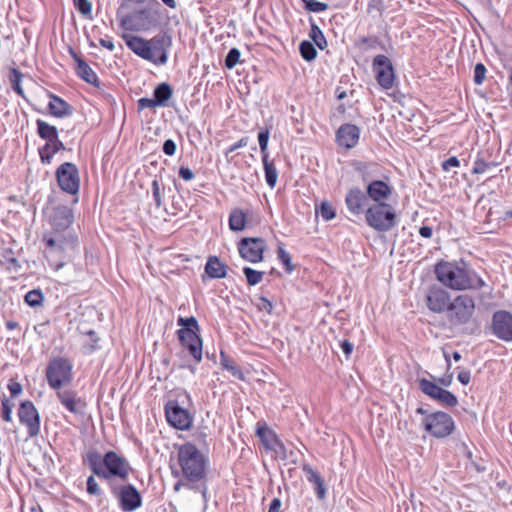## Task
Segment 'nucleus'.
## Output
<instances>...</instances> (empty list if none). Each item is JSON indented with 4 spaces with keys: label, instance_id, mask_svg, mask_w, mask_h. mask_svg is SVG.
<instances>
[{
    "label": "nucleus",
    "instance_id": "16",
    "mask_svg": "<svg viewBox=\"0 0 512 512\" xmlns=\"http://www.w3.org/2000/svg\"><path fill=\"white\" fill-rule=\"evenodd\" d=\"M492 332L500 340L512 342V314L499 310L492 317Z\"/></svg>",
    "mask_w": 512,
    "mask_h": 512
},
{
    "label": "nucleus",
    "instance_id": "32",
    "mask_svg": "<svg viewBox=\"0 0 512 512\" xmlns=\"http://www.w3.org/2000/svg\"><path fill=\"white\" fill-rule=\"evenodd\" d=\"M419 388L421 391L429 396L432 399H435V397L438 395V393L441 391V387L438 386L436 383L427 380L425 378L419 379Z\"/></svg>",
    "mask_w": 512,
    "mask_h": 512
},
{
    "label": "nucleus",
    "instance_id": "13",
    "mask_svg": "<svg viewBox=\"0 0 512 512\" xmlns=\"http://www.w3.org/2000/svg\"><path fill=\"white\" fill-rule=\"evenodd\" d=\"M372 70L378 84L383 89H390L394 85L395 72L391 60L385 55H377L373 59Z\"/></svg>",
    "mask_w": 512,
    "mask_h": 512
},
{
    "label": "nucleus",
    "instance_id": "5",
    "mask_svg": "<svg viewBox=\"0 0 512 512\" xmlns=\"http://www.w3.org/2000/svg\"><path fill=\"white\" fill-rule=\"evenodd\" d=\"M36 125L39 137L46 140V144L39 149L41 162L44 164H50L53 156L65 148L64 144L59 140L58 130L55 126H52L41 119L36 121Z\"/></svg>",
    "mask_w": 512,
    "mask_h": 512
},
{
    "label": "nucleus",
    "instance_id": "49",
    "mask_svg": "<svg viewBox=\"0 0 512 512\" xmlns=\"http://www.w3.org/2000/svg\"><path fill=\"white\" fill-rule=\"evenodd\" d=\"M486 77V68L482 63H477L474 67L473 80L476 85H481Z\"/></svg>",
    "mask_w": 512,
    "mask_h": 512
},
{
    "label": "nucleus",
    "instance_id": "64",
    "mask_svg": "<svg viewBox=\"0 0 512 512\" xmlns=\"http://www.w3.org/2000/svg\"><path fill=\"white\" fill-rule=\"evenodd\" d=\"M457 378L460 383H462L463 385H467L471 380V375L468 370H462L458 373Z\"/></svg>",
    "mask_w": 512,
    "mask_h": 512
},
{
    "label": "nucleus",
    "instance_id": "54",
    "mask_svg": "<svg viewBox=\"0 0 512 512\" xmlns=\"http://www.w3.org/2000/svg\"><path fill=\"white\" fill-rule=\"evenodd\" d=\"M46 242L47 248L50 249V252H58L63 250V242L56 240L54 238H44Z\"/></svg>",
    "mask_w": 512,
    "mask_h": 512
},
{
    "label": "nucleus",
    "instance_id": "34",
    "mask_svg": "<svg viewBox=\"0 0 512 512\" xmlns=\"http://www.w3.org/2000/svg\"><path fill=\"white\" fill-rule=\"evenodd\" d=\"M22 77H23V74L19 70L15 69V68L10 70L9 79H10L12 88L19 96H24V90L21 86Z\"/></svg>",
    "mask_w": 512,
    "mask_h": 512
},
{
    "label": "nucleus",
    "instance_id": "56",
    "mask_svg": "<svg viewBox=\"0 0 512 512\" xmlns=\"http://www.w3.org/2000/svg\"><path fill=\"white\" fill-rule=\"evenodd\" d=\"M87 335L90 336L92 343L84 346L85 353H92L98 348V338L93 330H89Z\"/></svg>",
    "mask_w": 512,
    "mask_h": 512
},
{
    "label": "nucleus",
    "instance_id": "31",
    "mask_svg": "<svg viewBox=\"0 0 512 512\" xmlns=\"http://www.w3.org/2000/svg\"><path fill=\"white\" fill-rule=\"evenodd\" d=\"M153 95L160 106H166L172 96V88L167 83H161L155 88Z\"/></svg>",
    "mask_w": 512,
    "mask_h": 512
},
{
    "label": "nucleus",
    "instance_id": "3",
    "mask_svg": "<svg viewBox=\"0 0 512 512\" xmlns=\"http://www.w3.org/2000/svg\"><path fill=\"white\" fill-rule=\"evenodd\" d=\"M177 461L183 477L189 482H197L205 477L208 458L194 444L179 446Z\"/></svg>",
    "mask_w": 512,
    "mask_h": 512
},
{
    "label": "nucleus",
    "instance_id": "47",
    "mask_svg": "<svg viewBox=\"0 0 512 512\" xmlns=\"http://www.w3.org/2000/svg\"><path fill=\"white\" fill-rule=\"evenodd\" d=\"M279 261L285 266L287 272H292L293 266L291 263L290 254L283 248L279 247L277 251Z\"/></svg>",
    "mask_w": 512,
    "mask_h": 512
},
{
    "label": "nucleus",
    "instance_id": "50",
    "mask_svg": "<svg viewBox=\"0 0 512 512\" xmlns=\"http://www.w3.org/2000/svg\"><path fill=\"white\" fill-rule=\"evenodd\" d=\"M303 470L305 472V476H306V479L308 480V482L312 483L314 486L317 485L318 483H320L321 481H323V479L321 478L319 473L316 470H314L312 467L304 466Z\"/></svg>",
    "mask_w": 512,
    "mask_h": 512
},
{
    "label": "nucleus",
    "instance_id": "51",
    "mask_svg": "<svg viewBox=\"0 0 512 512\" xmlns=\"http://www.w3.org/2000/svg\"><path fill=\"white\" fill-rule=\"evenodd\" d=\"M87 493L94 496L102 495V491L93 476L87 478Z\"/></svg>",
    "mask_w": 512,
    "mask_h": 512
},
{
    "label": "nucleus",
    "instance_id": "24",
    "mask_svg": "<svg viewBox=\"0 0 512 512\" xmlns=\"http://www.w3.org/2000/svg\"><path fill=\"white\" fill-rule=\"evenodd\" d=\"M71 55L76 62L77 75L87 83L98 87L99 80L93 69L72 50Z\"/></svg>",
    "mask_w": 512,
    "mask_h": 512
},
{
    "label": "nucleus",
    "instance_id": "43",
    "mask_svg": "<svg viewBox=\"0 0 512 512\" xmlns=\"http://www.w3.org/2000/svg\"><path fill=\"white\" fill-rule=\"evenodd\" d=\"M25 301L31 307L39 306L43 301V294L40 290H31L25 295Z\"/></svg>",
    "mask_w": 512,
    "mask_h": 512
},
{
    "label": "nucleus",
    "instance_id": "1",
    "mask_svg": "<svg viewBox=\"0 0 512 512\" xmlns=\"http://www.w3.org/2000/svg\"><path fill=\"white\" fill-rule=\"evenodd\" d=\"M435 275L443 286L451 290H478L485 285L484 280L474 270L456 262H438Z\"/></svg>",
    "mask_w": 512,
    "mask_h": 512
},
{
    "label": "nucleus",
    "instance_id": "48",
    "mask_svg": "<svg viewBox=\"0 0 512 512\" xmlns=\"http://www.w3.org/2000/svg\"><path fill=\"white\" fill-rule=\"evenodd\" d=\"M2 405V418L6 422L12 421V410H13V403L7 399L3 398L1 401Z\"/></svg>",
    "mask_w": 512,
    "mask_h": 512
},
{
    "label": "nucleus",
    "instance_id": "37",
    "mask_svg": "<svg viewBox=\"0 0 512 512\" xmlns=\"http://www.w3.org/2000/svg\"><path fill=\"white\" fill-rule=\"evenodd\" d=\"M243 273L246 277L247 283L250 286H255L259 284L263 279V272L254 270L250 267H244Z\"/></svg>",
    "mask_w": 512,
    "mask_h": 512
},
{
    "label": "nucleus",
    "instance_id": "17",
    "mask_svg": "<svg viewBox=\"0 0 512 512\" xmlns=\"http://www.w3.org/2000/svg\"><path fill=\"white\" fill-rule=\"evenodd\" d=\"M451 301L449 293L440 286H431L426 294V305L434 313L448 312Z\"/></svg>",
    "mask_w": 512,
    "mask_h": 512
},
{
    "label": "nucleus",
    "instance_id": "6",
    "mask_svg": "<svg viewBox=\"0 0 512 512\" xmlns=\"http://www.w3.org/2000/svg\"><path fill=\"white\" fill-rule=\"evenodd\" d=\"M367 224L380 232L391 230L396 225V213L388 203L374 204L365 213Z\"/></svg>",
    "mask_w": 512,
    "mask_h": 512
},
{
    "label": "nucleus",
    "instance_id": "30",
    "mask_svg": "<svg viewBox=\"0 0 512 512\" xmlns=\"http://www.w3.org/2000/svg\"><path fill=\"white\" fill-rule=\"evenodd\" d=\"M262 162L264 166L266 183L270 188H274L278 179L277 169L274 163L269 160V158L262 159Z\"/></svg>",
    "mask_w": 512,
    "mask_h": 512
},
{
    "label": "nucleus",
    "instance_id": "41",
    "mask_svg": "<svg viewBox=\"0 0 512 512\" xmlns=\"http://www.w3.org/2000/svg\"><path fill=\"white\" fill-rule=\"evenodd\" d=\"M221 365L224 369L228 370L234 377L243 379L242 371L235 365H233L229 359L221 352Z\"/></svg>",
    "mask_w": 512,
    "mask_h": 512
},
{
    "label": "nucleus",
    "instance_id": "63",
    "mask_svg": "<svg viewBox=\"0 0 512 512\" xmlns=\"http://www.w3.org/2000/svg\"><path fill=\"white\" fill-rule=\"evenodd\" d=\"M372 10L382 12L383 0H370L368 4V12H371Z\"/></svg>",
    "mask_w": 512,
    "mask_h": 512
},
{
    "label": "nucleus",
    "instance_id": "60",
    "mask_svg": "<svg viewBox=\"0 0 512 512\" xmlns=\"http://www.w3.org/2000/svg\"><path fill=\"white\" fill-rule=\"evenodd\" d=\"M460 165V162L457 157L452 156L449 157L447 160H445L442 163V168L444 171H449L451 168L458 167Z\"/></svg>",
    "mask_w": 512,
    "mask_h": 512
},
{
    "label": "nucleus",
    "instance_id": "4",
    "mask_svg": "<svg viewBox=\"0 0 512 512\" xmlns=\"http://www.w3.org/2000/svg\"><path fill=\"white\" fill-rule=\"evenodd\" d=\"M177 325L181 328L177 331L181 345L187 349L196 362L202 360V340L199 336L200 327L195 317H179Z\"/></svg>",
    "mask_w": 512,
    "mask_h": 512
},
{
    "label": "nucleus",
    "instance_id": "28",
    "mask_svg": "<svg viewBox=\"0 0 512 512\" xmlns=\"http://www.w3.org/2000/svg\"><path fill=\"white\" fill-rule=\"evenodd\" d=\"M86 462L92 472L99 477L108 478V473L105 470L104 457L97 452H90L87 454Z\"/></svg>",
    "mask_w": 512,
    "mask_h": 512
},
{
    "label": "nucleus",
    "instance_id": "55",
    "mask_svg": "<svg viewBox=\"0 0 512 512\" xmlns=\"http://www.w3.org/2000/svg\"><path fill=\"white\" fill-rule=\"evenodd\" d=\"M157 106H160L158 104V102L156 101L155 97L154 98H140L138 100V107L139 109H146V108H150V109H153Z\"/></svg>",
    "mask_w": 512,
    "mask_h": 512
},
{
    "label": "nucleus",
    "instance_id": "20",
    "mask_svg": "<svg viewBox=\"0 0 512 512\" xmlns=\"http://www.w3.org/2000/svg\"><path fill=\"white\" fill-rule=\"evenodd\" d=\"M120 506L123 511L131 512L141 506V496L132 485L123 486L120 490Z\"/></svg>",
    "mask_w": 512,
    "mask_h": 512
},
{
    "label": "nucleus",
    "instance_id": "59",
    "mask_svg": "<svg viewBox=\"0 0 512 512\" xmlns=\"http://www.w3.org/2000/svg\"><path fill=\"white\" fill-rule=\"evenodd\" d=\"M248 144V137H242L241 139H239L237 142H235L234 144H232L226 151V155L236 151L237 149L239 148H243L245 146H247Z\"/></svg>",
    "mask_w": 512,
    "mask_h": 512
},
{
    "label": "nucleus",
    "instance_id": "2",
    "mask_svg": "<svg viewBox=\"0 0 512 512\" xmlns=\"http://www.w3.org/2000/svg\"><path fill=\"white\" fill-rule=\"evenodd\" d=\"M122 38L127 47L144 60L158 66L167 63L168 51L172 46L170 35L159 34L147 40L139 36L124 34Z\"/></svg>",
    "mask_w": 512,
    "mask_h": 512
},
{
    "label": "nucleus",
    "instance_id": "21",
    "mask_svg": "<svg viewBox=\"0 0 512 512\" xmlns=\"http://www.w3.org/2000/svg\"><path fill=\"white\" fill-rule=\"evenodd\" d=\"M391 193L392 188L381 180H374L367 186V194L376 204L386 203Z\"/></svg>",
    "mask_w": 512,
    "mask_h": 512
},
{
    "label": "nucleus",
    "instance_id": "14",
    "mask_svg": "<svg viewBox=\"0 0 512 512\" xmlns=\"http://www.w3.org/2000/svg\"><path fill=\"white\" fill-rule=\"evenodd\" d=\"M165 416L168 423L179 430L189 429L193 421L188 410L182 408L177 401H169L166 404Z\"/></svg>",
    "mask_w": 512,
    "mask_h": 512
},
{
    "label": "nucleus",
    "instance_id": "26",
    "mask_svg": "<svg viewBox=\"0 0 512 512\" xmlns=\"http://www.w3.org/2000/svg\"><path fill=\"white\" fill-rule=\"evenodd\" d=\"M49 98L48 109L51 115L62 118L71 114L70 105L62 98L54 94H49Z\"/></svg>",
    "mask_w": 512,
    "mask_h": 512
},
{
    "label": "nucleus",
    "instance_id": "52",
    "mask_svg": "<svg viewBox=\"0 0 512 512\" xmlns=\"http://www.w3.org/2000/svg\"><path fill=\"white\" fill-rule=\"evenodd\" d=\"M257 307L259 308V310H263V311L267 312L268 314H271L273 311L272 302L264 296H260L258 298Z\"/></svg>",
    "mask_w": 512,
    "mask_h": 512
},
{
    "label": "nucleus",
    "instance_id": "10",
    "mask_svg": "<svg viewBox=\"0 0 512 512\" xmlns=\"http://www.w3.org/2000/svg\"><path fill=\"white\" fill-rule=\"evenodd\" d=\"M72 379V365L64 358L52 360L47 368V380L54 389H59L68 384Z\"/></svg>",
    "mask_w": 512,
    "mask_h": 512
},
{
    "label": "nucleus",
    "instance_id": "45",
    "mask_svg": "<svg viewBox=\"0 0 512 512\" xmlns=\"http://www.w3.org/2000/svg\"><path fill=\"white\" fill-rule=\"evenodd\" d=\"M74 5L79 13L85 17L91 18L92 5L89 0H74Z\"/></svg>",
    "mask_w": 512,
    "mask_h": 512
},
{
    "label": "nucleus",
    "instance_id": "35",
    "mask_svg": "<svg viewBox=\"0 0 512 512\" xmlns=\"http://www.w3.org/2000/svg\"><path fill=\"white\" fill-rule=\"evenodd\" d=\"M300 54L306 61H312L316 58L317 51L310 41H302L299 46Z\"/></svg>",
    "mask_w": 512,
    "mask_h": 512
},
{
    "label": "nucleus",
    "instance_id": "33",
    "mask_svg": "<svg viewBox=\"0 0 512 512\" xmlns=\"http://www.w3.org/2000/svg\"><path fill=\"white\" fill-rule=\"evenodd\" d=\"M309 36L319 49H325L327 41L321 29L315 23H312L311 25Z\"/></svg>",
    "mask_w": 512,
    "mask_h": 512
},
{
    "label": "nucleus",
    "instance_id": "8",
    "mask_svg": "<svg viewBox=\"0 0 512 512\" xmlns=\"http://www.w3.org/2000/svg\"><path fill=\"white\" fill-rule=\"evenodd\" d=\"M474 311V299L470 295L461 294L451 301L448 309V317L454 324H466L472 318Z\"/></svg>",
    "mask_w": 512,
    "mask_h": 512
},
{
    "label": "nucleus",
    "instance_id": "53",
    "mask_svg": "<svg viewBox=\"0 0 512 512\" xmlns=\"http://www.w3.org/2000/svg\"><path fill=\"white\" fill-rule=\"evenodd\" d=\"M46 242L47 248L50 249V252H58L63 250V242L56 240L54 238H44Z\"/></svg>",
    "mask_w": 512,
    "mask_h": 512
},
{
    "label": "nucleus",
    "instance_id": "11",
    "mask_svg": "<svg viewBox=\"0 0 512 512\" xmlns=\"http://www.w3.org/2000/svg\"><path fill=\"white\" fill-rule=\"evenodd\" d=\"M57 183L60 189L70 195H76L80 188L79 170L75 164L65 162L56 170Z\"/></svg>",
    "mask_w": 512,
    "mask_h": 512
},
{
    "label": "nucleus",
    "instance_id": "18",
    "mask_svg": "<svg viewBox=\"0 0 512 512\" xmlns=\"http://www.w3.org/2000/svg\"><path fill=\"white\" fill-rule=\"evenodd\" d=\"M105 470L110 475L125 479L130 471L128 462L113 451H109L104 456Z\"/></svg>",
    "mask_w": 512,
    "mask_h": 512
},
{
    "label": "nucleus",
    "instance_id": "39",
    "mask_svg": "<svg viewBox=\"0 0 512 512\" xmlns=\"http://www.w3.org/2000/svg\"><path fill=\"white\" fill-rule=\"evenodd\" d=\"M258 142L260 151L262 154V159L269 158V152H268V142H269V130L265 129L258 133Z\"/></svg>",
    "mask_w": 512,
    "mask_h": 512
},
{
    "label": "nucleus",
    "instance_id": "25",
    "mask_svg": "<svg viewBox=\"0 0 512 512\" xmlns=\"http://www.w3.org/2000/svg\"><path fill=\"white\" fill-rule=\"evenodd\" d=\"M58 398L61 404L69 410L73 414H82L83 413V400L73 392V391H63L58 393Z\"/></svg>",
    "mask_w": 512,
    "mask_h": 512
},
{
    "label": "nucleus",
    "instance_id": "19",
    "mask_svg": "<svg viewBox=\"0 0 512 512\" xmlns=\"http://www.w3.org/2000/svg\"><path fill=\"white\" fill-rule=\"evenodd\" d=\"M336 137L339 146L350 149L358 143L360 129L353 124H344L338 129Z\"/></svg>",
    "mask_w": 512,
    "mask_h": 512
},
{
    "label": "nucleus",
    "instance_id": "44",
    "mask_svg": "<svg viewBox=\"0 0 512 512\" xmlns=\"http://www.w3.org/2000/svg\"><path fill=\"white\" fill-rule=\"evenodd\" d=\"M240 56H241V53L237 48L230 49L225 58V66L228 69L234 68L239 63Z\"/></svg>",
    "mask_w": 512,
    "mask_h": 512
},
{
    "label": "nucleus",
    "instance_id": "22",
    "mask_svg": "<svg viewBox=\"0 0 512 512\" xmlns=\"http://www.w3.org/2000/svg\"><path fill=\"white\" fill-rule=\"evenodd\" d=\"M365 201V194L359 188L350 189L345 198L347 209L354 215L363 212Z\"/></svg>",
    "mask_w": 512,
    "mask_h": 512
},
{
    "label": "nucleus",
    "instance_id": "9",
    "mask_svg": "<svg viewBox=\"0 0 512 512\" xmlns=\"http://www.w3.org/2000/svg\"><path fill=\"white\" fill-rule=\"evenodd\" d=\"M424 429L436 438L449 436L454 430L452 417L445 412H435L425 416L422 421Z\"/></svg>",
    "mask_w": 512,
    "mask_h": 512
},
{
    "label": "nucleus",
    "instance_id": "38",
    "mask_svg": "<svg viewBox=\"0 0 512 512\" xmlns=\"http://www.w3.org/2000/svg\"><path fill=\"white\" fill-rule=\"evenodd\" d=\"M316 213H319L325 221H330L336 216L334 207L327 201L320 204V207L316 209Z\"/></svg>",
    "mask_w": 512,
    "mask_h": 512
},
{
    "label": "nucleus",
    "instance_id": "15",
    "mask_svg": "<svg viewBox=\"0 0 512 512\" xmlns=\"http://www.w3.org/2000/svg\"><path fill=\"white\" fill-rule=\"evenodd\" d=\"M20 422L28 429V436L35 437L40 432V417L37 409L31 401H24L18 409Z\"/></svg>",
    "mask_w": 512,
    "mask_h": 512
},
{
    "label": "nucleus",
    "instance_id": "36",
    "mask_svg": "<svg viewBox=\"0 0 512 512\" xmlns=\"http://www.w3.org/2000/svg\"><path fill=\"white\" fill-rule=\"evenodd\" d=\"M434 400H437L441 404L446 405L448 407H453L458 403L457 397L450 391L445 390L443 388L441 389V391L438 393Z\"/></svg>",
    "mask_w": 512,
    "mask_h": 512
},
{
    "label": "nucleus",
    "instance_id": "46",
    "mask_svg": "<svg viewBox=\"0 0 512 512\" xmlns=\"http://www.w3.org/2000/svg\"><path fill=\"white\" fill-rule=\"evenodd\" d=\"M305 4V9L310 12H322L328 8L326 3L319 2L317 0H302Z\"/></svg>",
    "mask_w": 512,
    "mask_h": 512
},
{
    "label": "nucleus",
    "instance_id": "40",
    "mask_svg": "<svg viewBox=\"0 0 512 512\" xmlns=\"http://www.w3.org/2000/svg\"><path fill=\"white\" fill-rule=\"evenodd\" d=\"M164 187L159 183L157 179H154L151 184L152 198L157 208L162 205V194Z\"/></svg>",
    "mask_w": 512,
    "mask_h": 512
},
{
    "label": "nucleus",
    "instance_id": "27",
    "mask_svg": "<svg viewBox=\"0 0 512 512\" xmlns=\"http://www.w3.org/2000/svg\"><path fill=\"white\" fill-rule=\"evenodd\" d=\"M205 272L210 278L220 279L227 274V267L217 257H209L205 265Z\"/></svg>",
    "mask_w": 512,
    "mask_h": 512
},
{
    "label": "nucleus",
    "instance_id": "7",
    "mask_svg": "<svg viewBox=\"0 0 512 512\" xmlns=\"http://www.w3.org/2000/svg\"><path fill=\"white\" fill-rule=\"evenodd\" d=\"M119 24L128 31H148L158 25V13L149 9L137 10L121 16Z\"/></svg>",
    "mask_w": 512,
    "mask_h": 512
},
{
    "label": "nucleus",
    "instance_id": "29",
    "mask_svg": "<svg viewBox=\"0 0 512 512\" xmlns=\"http://www.w3.org/2000/svg\"><path fill=\"white\" fill-rule=\"evenodd\" d=\"M247 223V214L239 208H235L229 215V229L235 232L243 231Z\"/></svg>",
    "mask_w": 512,
    "mask_h": 512
},
{
    "label": "nucleus",
    "instance_id": "62",
    "mask_svg": "<svg viewBox=\"0 0 512 512\" xmlns=\"http://www.w3.org/2000/svg\"><path fill=\"white\" fill-rule=\"evenodd\" d=\"M179 176L184 181H191L194 178V173L190 168L182 166L179 169Z\"/></svg>",
    "mask_w": 512,
    "mask_h": 512
},
{
    "label": "nucleus",
    "instance_id": "42",
    "mask_svg": "<svg viewBox=\"0 0 512 512\" xmlns=\"http://www.w3.org/2000/svg\"><path fill=\"white\" fill-rule=\"evenodd\" d=\"M258 435L261 437L262 441L268 448L275 449L277 445L282 446V444L277 440L276 436L270 431L262 432L259 429Z\"/></svg>",
    "mask_w": 512,
    "mask_h": 512
},
{
    "label": "nucleus",
    "instance_id": "12",
    "mask_svg": "<svg viewBox=\"0 0 512 512\" xmlns=\"http://www.w3.org/2000/svg\"><path fill=\"white\" fill-rule=\"evenodd\" d=\"M265 249L266 243L262 238L246 237L238 242V251L241 258L250 263L261 262Z\"/></svg>",
    "mask_w": 512,
    "mask_h": 512
},
{
    "label": "nucleus",
    "instance_id": "57",
    "mask_svg": "<svg viewBox=\"0 0 512 512\" xmlns=\"http://www.w3.org/2000/svg\"><path fill=\"white\" fill-rule=\"evenodd\" d=\"M163 152L168 156H173L176 152V144L172 139H168L163 144Z\"/></svg>",
    "mask_w": 512,
    "mask_h": 512
},
{
    "label": "nucleus",
    "instance_id": "61",
    "mask_svg": "<svg viewBox=\"0 0 512 512\" xmlns=\"http://www.w3.org/2000/svg\"><path fill=\"white\" fill-rule=\"evenodd\" d=\"M8 389L12 396H17L22 392V385L14 380H10L8 383Z\"/></svg>",
    "mask_w": 512,
    "mask_h": 512
},
{
    "label": "nucleus",
    "instance_id": "58",
    "mask_svg": "<svg viewBox=\"0 0 512 512\" xmlns=\"http://www.w3.org/2000/svg\"><path fill=\"white\" fill-rule=\"evenodd\" d=\"M487 167H488V164L484 160L477 159L474 162V166H473L472 172L474 174H482V173H484L487 170Z\"/></svg>",
    "mask_w": 512,
    "mask_h": 512
},
{
    "label": "nucleus",
    "instance_id": "23",
    "mask_svg": "<svg viewBox=\"0 0 512 512\" xmlns=\"http://www.w3.org/2000/svg\"><path fill=\"white\" fill-rule=\"evenodd\" d=\"M73 222V212L67 206H58L54 209L51 223L57 230L68 228Z\"/></svg>",
    "mask_w": 512,
    "mask_h": 512
}]
</instances>
